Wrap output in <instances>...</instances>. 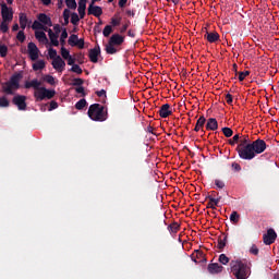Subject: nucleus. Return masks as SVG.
<instances>
[{"mask_svg":"<svg viewBox=\"0 0 279 279\" xmlns=\"http://www.w3.org/2000/svg\"><path fill=\"white\" fill-rule=\"evenodd\" d=\"M230 272L235 279H247L252 276V268L243 260L232 259L230 262Z\"/></svg>","mask_w":279,"mask_h":279,"instance_id":"obj_1","label":"nucleus"},{"mask_svg":"<svg viewBox=\"0 0 279 279\" xmlns=\"http://www.w3.org/2000/svg\"><path fill=\"white\" fill-rule=\"evenodd\" d=\"M125 43V37L120 34H113L108 44L105 47L106 53L109 56H114V53H119V49L117 47H121V44Z\"/></svg>","mask_w":279,"mask_h":279,"instance_id":"obj_2","label":"nucleus"},{"mask_svg":"<svg viewBox=\"0 0 279 279\" xmlns=\"http://www.w3.org/2000/svg\"><path fill=\"white\" fill-rule=\"evenodd\" d=\"M104 106L99 104H94L89 106L87 114L92 121H106L108 119V111H104Z\"/></svg>","mask_w":279,"mask_h":279,"instance_id":"obj_3","label":"nucleus"},{"mask_svg":"<svg viewBox=\"0 0 279 279\" xmlns=\"http://www.w3.org/2000/svg\"><path fill=\"white\" fill-rule=\"evenodd\" d=\"M236 151L242 160H254V158H256V153L254 151V146H252V144L236 147Z\"/></svg>","mask_w":279,"mask_h":279,"instance_id":"obj_4","label":"nucleus"},{"mask_svg":"<svg viewBox=\"0 0 279 279\" xmlns=\"http://www.w3.org/2000/svg\"><path fill=\"white\" fill-rule=\"evenodd\" d=\"M251 145L253 146V150L256 156H258V154H263L265 149H267V143L260 138L251 142Z\"/></svg>","mask_w":279,"mask_h":279,"instance_id":"obj_5","label":"nucleus"},{"mask_svg":"<svg viewBox=\"0 0 279 279\" xmlns=\"http://www.w3.org/2000/svg\"><path fill=\"white\" fill-rule=\"evenodd\" d=\"M1 16L2 21L8 22H12V19H14V11L5 2L1 3Z\"/></svg>","mask_w":279,"mask_h":279,"instance_id":"obj_6","label":"nucleus"},{"mask_svg":"<svg viewBox=\"0 0 279 279\" xmlns=\"http://www.w3.org/2000/svg\"><path fill=\"white\" fill-rule=\"evenodd\" d=\"M27 97L23 95H16L12 99V104L17 107L19 110L27 109Z\"/></svg>","mask_w":279,"mask_h":279,"instance_id":"obj_7","label":"nucleus"},{"mask_svg":"<svg viewBox=\"0 0 279 279\" xmlns=\"http://www.w3.org/2000/svg\"><path fill=\"white\" fill-rule=\"evenodd\" d=\"M276 239H278V234L272 228L268 229L267 233L263 235V241L265 245H271L276 243Z\"/></svg>","mask_w":279,"mask_h":279,"instance_id":"obj_8","label":"nucleus"},{"mask_svg":"<svg viewBox=\"0 0 279 279\" xmlns=\"http://www.w3.org/2000/svg\"><path fill=\"white\" fill-rule=\"evenodd\" d=\"M191 258L194 263L197 264H203L206 265L207 259H206V254L202 250H196L194 253L191 255Z\"/></svg>","mask_w":279,"mask_h":279,"instance_id":"obj_9","label":"nucleus"},{"mask_svg":"<svg viewBox=\"0 0 279 279\" xmlns=\"http://www.w3.org/2000/svg\"><path fill=\"white\" fill-rule=\"evenodd\" d=\"M27 49H28V54L31 60L33 62H36V60H38V53H40V50H38V46H36V44L31 41L27 45Z\"/></svg>","mask_w":279,"mask_h":279,"instance_id":"obj_10","label":"nucleus"},{"mask_svg":"<svg viewBox=\"0 0 279 279\" xmlns=\"http://www.w3.org/2000/svg\"><path fill=\"white\" fill-rule=\"evenodd\" d=\"M99 56H101V47H99V45L89 50L88 58L94 64L99 62Z\"/></svg>","mask_w":279,"mask_h":279,"instance_id":"obj_11","label":"nucleus"},{"mask_svg":"<svg viewBox=\"0 0 279 279\" xmlns=\"http://www.w3.org/2000/svg\"><path fill=\"white\" fill-rule=\"evenodd\" d=\"M87 14L88 16L93 15V16H96V19H99V16L104 14V10L101 9V7L90 3L87 9Z\"/></svg>","mask_w":279,"mask_h":279,"instance_id":"obj_12","label":"nucleus"},{"mask_svg":"<svg viewBox=\"0 0 279 279\" xmlns=\"http://www.w3.org/2000/svg\"><path fill=\"white\" fill-rule=\"evenodd\" d=\"M51 64L52 68L59 73H62V71H64V66H66V62L62 60V57H57L53 59Z\"/></svg>","mask_w":279,"mask_h":279,"instance_id":"obj_13","label":"nucleus"},{"mask_svg":"<svg viewBox=\"0 0 279 279\" xmlns=\"http://www.w3.org/2000/svg\"><path fill=\"white\" fill-rule=\"evenodd\" d=\"M37 21H40L41 25L45 27H53V22H51V17L46 13H39L37 15Z\"/></svg>","mask_w":279,"mask_h":279,"instance_id":"obj_14","label":"nucleus"},{"mask_svg":"<svg viewBox=\"0 0 279 279\" xmlns=\"http://www.w3.org/2000/svg\"><path fill=\"white\" fill-rule=\"evenodd\" d=\"M23 80V74L16 73L13 74L9 81L10 85L14 87V90H19L21 88L20 82Z\"/></svg>","mask_w":279,"mask_h":279,"instance_id":"obj_15","label":"nucleus"},{"mask_svg":"<svg viewBox=\"0 0 279 279\" xmlns=\"http://www.w3.org/2000/svg\"><path fill=\"white\" fill-rule=\"evenodd\" d=\"M169 108H171L169 104H165L160 107L159 117H161V119H167V117H171V114H173V111L169 110Z\"/></svg>","mask_w":279,"mask_h":279,"instance_id":"obj_16","label":"nucleus"},{"mask_svg":"<svg viewBox=\"0 0 279 279\" xmlns=\"http://www.w3.org/2000/svg\"><path fill=\"white\" fill-rule=\"evenodd\" d=\"M206 125V118L204 116H201L195 124L194 132H203V134H206V131H204V126Z\"/></svg>","mask_w":279,"mask_h":279,"instance_id":"obj_17","label":"nucleus"},{"mask_svg":"<svg viewBox=\"0 0 279 279\" xmlns=\"http://www.w3.org/2000/svg\"><path fill=\"white\" fill-rule=\"evenodd\" d=\"M205 128L207 131L215 132V130L219 129V123L217 122V119L209 118L205 124Z\"/></svg>","mask_w":279,"mask_h":279,"instance_id":"obj_18","label":"nucleus"},{"mask_svg":"<svg viewBox=\"0 0 279 279\" xmlns=\"http://www.w3.org/2000/svg\"><path fill=\"white\" fill-rule=\"evenodd\" d=\"M46 32L48 33L51 45L53 47H59L60 46V41H58L59 35L53 33V31L51 28H48V31H46Z\"/></svg>","mask_w":279,"mask_h":279,"instance_id":"obj_19","label":"nucleus"},{"mask_svg":"<svg viewBox=\"0 0 279 279\" xmlns=\"http://www.w3.org/2000/svg\"><path fill=\"white\" fill-rule=\"evenodd\" d=\"M207 269L213 275L221 274V271H223V266L219 265L218 263H213L208 265Z\"/></svg>","mask_w":279,"mask_h":279,"instance_id":"obj_20","label":"nucleus"},{"mask_svg":"<svg viewBox=\"0 0 279 279\" xmlns=\"http://www.w3.org/2000/svg\"><path fill=\"white\" fill-rule=\"evenodd\" d=\"M204 38L209 43H217L219 40V33L217 32H206Z\"/></svg>","mask_w":279,"mask_h":279,"instance_id":"obj_21","label":"nucleus"},{"mask_svg":"<svg viewBox=\"0 0 279 279\" xmlns=\"http://www.w3.org/2000/svg\"><path fill=\"white\" fill-rule=\"evenodd\" d=\"M19 21H20V27L22 31H25L27 27V24L29 23V20L27 19V14L25 13H20L19 14Z\"/></svg>","mask_w":279,"mask_h":279,"instance_id":"obj_22","label":"nucleus"},{"mask_svg":"<svg viewBox=\"0 0 279 279\" xmlns=\"http://www.w3.org/2000/svg\"><path fill=\"white\" fill-rule=\"evenodd\" d=\"M206 199H209V203L207 204V208H211L213 210H215V206H219V202H221V196H219L218 198H215L213 196H207Z\"/></svg>","mask_w":279,"mask_h":279,"instance_id":"obj_23","label":"nucleus"},{"mask_svg":"<svg viewBox=\"0 0 279 279\" xmlns=\"http://www.w3.org/2000/svg\"><path fill=\"white\" fill-rule=\"evenodd\" d=\"M2 90L5 95H14V85H11L10 81L2 83Z\"/></svg>","mask_w":279,"mask_h":279,"instance_id":"obj_24","label":"nucleus"},{"mask_svg":"<svg viewBox=\"0 0 279 279\" xmlns=\"http://www.w3.org/2000/svg\"><path fill=\"white\" fill-rule=\"evenodd\" d=\"M35 38L39 43H49V39L47 38V34H45V32H43V31H36L35 32Z\"/></svg>","mask_w":279,"mask_h":279,"instance_id":"obj_25","label":"nucleus"},{"mask_svg":"<svg viewBox=\"0 0 279 279\" xmlns=\"http://www.w3.org/2000/svg\"><path fill=\"white\" fill-rule=\"evenodd\" d=\"M40 85H41L40 81L35 78L31 82H26L24 86L25 88H34L35 90H38V88H40Z\"/></svg>","mask_w":279,"mask_h":279,"instance_id":"obj_26","label":"nucleus"},{"mask_svg":"<svg viewBox=\"0 0 279 279\" xmlns=\"http://www.w3.org/2000/svg\"><path fill=\"white\" fill-rule=\"evenodd\" d=\"M245 145H252V140H250V135H241L240 144L238 147H245Z\"/></svg>","mask_w":279,"mask_h":279,"instance_id":"obj_27","label":"nucleus"},{"mask_svg":"<svg viewBox=\"0 0 279 279\" xmlns=\"http://www.w3.org/2000/svg\"><path fill=\"white\" fill-rule=\"evenodd\" d=\"M41 90H44L45 99H53L56 97V92L53 89H48L47 87H41Z\"/></svg>","mask_w":279,"mask_h":279,"instance_id":"obj_28","label":"nucleus"},{"mask_svg":"<svg viewBox=\"0 0 279 279\" xmlns=\"http://www.w3.org/2000/svg\"><path fill=\"white\" fill-rule=\"evenodd\" d=\"M34 97L35 101H45V90H43V87L35 90Z\"/></svg>","mask_w":279,"mask_h":279,"instance_id":"obj_29","label":"nucleus"},{"mask_svg":"<svg viewBox=\"0 0 279 279\" xmlns=\"http://www.w3.org/2000/svg\"><path fill=\"white\" fill-rule=\"evenodd\" d=\"M226 243H228V235L223 233L218 238V250H223V247H226Z\"/></svg>","mask_w":279,"mask_h":279,"instance_id":"obj_30","label":"nucleus"},{"mask_svg":"<svg viewBox=\"0 0 279 279\" xmlns=\"http://www.w3.org/2000/svg\"><path fill=\"white\" fill-rule=\"evenodd\" d=\"M32 29H41L43 32H48L49 27L44 26L38 20H35L32 25Z\"/></svg>","mask_w":279,"mask_h":279,"instance_id":"obj_31","label":"nucleus"},{"mask_svg":"<svg viewBox=\"0 0 279 279\" xmlns=\"http://www.w3.org/2000/svg\"><path fill=\"white\" fill-rule=\"evenodd\" d=\"M168 231L171 233V234H178V232H180V223L178 222H172L168 226Z\"/></svg>","mask_w":279,"mask_h":279,"instance_id":"obj_32","label":"nucleus"},{"mask_svg":"<svg viewBox=\"0 0 279 279\" xmlns=\"http://www.w3.org/2000/svg\"><path fill=\"white\" fill-rule=\"evenodd\" d=\"M45 66H46L45 60H38L37 62L33 63V71H43Z\"/></svg>","mask_w":279,"mask_h":279,"instance_id":"obj_33","label":"nucleus"},{"mask_svg":"<svg viewBox=\"0 0 279 279\" xmlns=\"http://www.w3.org/2000/svg\"><path fill=\"white\" fill-rule=\"evenodd\" d=\"M240 219H241V215H239V213H236V211L231 213V215H230V222L231 223L236 225V223H239Z\"/></svg>","mask_w":279,"mask_h":279,"instance_id":"obj_34","label":"nucleus"},{"mask_svg":"<svg viewBox=\"0 0 279 279\" xmlns=\"http://www.w3.org/2000/svg\"><path fill=\"white\" fill-rule=\"evenodd\" d=\"M121 21H122V19H121V16H119V15H114L112 19H111V27H119V25H121Z\"/></svg>","mask_w":279,"mask_h":279,"instance_id":"obj_35","label":"nucleus"},{"mask_svg":"<svg viewBox=\"0 0 279 279\" xmlns=\"http://www.w3.org/2000/svg\"><path fill=\"white\" fill-rule=\"evenodd\" d=\"M77 12L80 14V19H84L86 16V4L78 3Z\"/></svg>","mask_w":279,"mask_h":279,"instance_id":"obj_36","label":"nucleus"},{"mask_svg":"<svg viewBox=\"0 0 279 279\" xmlns=\"http://www.w3.org/2000/svg\"><path fill=\"white\" fill-rule=\"evenodd\" d=\"M112 32H114V29L112 28V25H106L102 31V36H105V38H109Z\"/></svg>","mask_w":279,"mask_h":279,"instance_id":"obj_37","label":"nucleus"},{"mask_svg":"<svg viewBox=\"0 0 279 279\" xmlns=\"http://www.w3.org/2000/svg\"><path fill=\"white\" fill-rule=\"evenodd\" d=\"M86 106H88V102H86V99H81L75 104V108L76 110H84V108H86Z\"/></svg>","mask_w":279,"mask_h":279,"instance_id":"obj_38","label":"nucleus"},{"mask_svg":"<svg viewBox=\"0 0 279 279\" xmlns=\"http://www.w3.org/2000/svg\"><path fill=\"white\" fill-rule=\"evenodd\" d=\"M8 21L2 20V22L0 23V32H2V34H8V32L10 31V26H8Z\"/></svg>","mask_w":279,"mask_h":279,"instance_id":"obj_39","label":"nucleus"},{"mask_svg":"<svg viewBox=\"0 0 279 279\" xmlns=\"http://www.w3.org/2000/svg\"><path fill=\"white\" fill-rule=\"evenodd\" d=\"M80 38L77 37V35L75 34H72L70 37H69V40H68V45H70V47H75V43H77Z\"/></svg>","mask_w":279,"mask_h":279,"instance_id":"obj_40","label":"nucleus"},{"mask_svg":"<svg viewBox=\"0 0 279 279\" xmlns=\"http://www.w3.org/2000/svg\"><path fill=\"white\" fill-rule=\"evenodd\" d=\"M10 100L5 96L0 97V108H9Z\"/></svg>","mask_w":279,"mask_h":279,"instance_id":"obj_41","label":"nucleus"},{"mask_svg":"<svg viewBox=\"0 0 279 279\" xmlns=\"http://www.w3.org/2000/svg\"><path fill=\"white\" fill-rule=\"evenodd\" d=\"M65 5L70 10H76L77 9V2L75 0H65Z\"/></svg>","mask_w":279,"mask_h":279,"instance_id":"obj_42","label":"nucleus"},{"mask_svg":"<svg viewBox=\"0 0 279 279\" xmlns=\"http://www.w3.org/2000/svg\"><path fill=\"white\" fill-rule=\"evenodd\" d=\"M222 133L225 134L226 138H230L232 134H234V131L228 126H225L222 128Z\"/></svg>","mask_w":279,"mask_h":279,"instance_id":"obj_43","label":"nucleus"},{"mask_svg":"<svg viewBox=\"0 0 279 279\" xmlns=\"http://www.w3.org/2000/svg\"><path fill=\"white\" fill-rule=\"evenodd\" d=\"M72 73H76L77 75H82L83 70L78 64H73L72 68L70 69Z\"/></svg>","mask_w":279,"mask_h":279,"instance_id":"obj_44","label":"nucleus"},{"mask_svg":"<svg viewBox=\"0 0 279 279\" xmlns=\"http://www.w3.org/2000/svg\"><path fill=\"white\" fill-rule=\"evenodd\" d=\"M44 82H47V84L53 86V84H56V78L52 75L47 74L44 76Z\"/></svg>","mask_w":279,"mask_h":279,"instance_id":"obj_45","label":"nucleus"},{"mask_svg":"<svg viewBox=\"0 0 279 279\" xmlns=\"http://www.w3.org/2000/svg\"><path fill=\"white\" fill-rule=\"evenodd\" d=\"M48 56H49L50 60H56V58H60V56H58V51L53 48H50L48 50Z\"/></svg>","mask_w":279,"mask_h":279,"instance_id":"obj_46","label":"nucleus"},{"mask_svg":"<svg viewBox=\"0 0 279 279\" xmlns=\"http://www.w3.org/2000/svg\"><path fill=\"white\" fill-rule=\"evenodd\" d=\"M218 260L221 263V265H228V263H230V258L226 256V254H220Z\"/></svg>","mask_w":279,"mask_h":279,"instance_id":"obj_47","label":"nucleus"},{"mask_svg":"<svg viewBox=\"0 0 279 279\" xmlns=\"http://www.w3.org/2000/svg\"><path fill=\"white\" fill-rule=\"evenodd\" d=\"M69 38V33L66 32V28H64L61 33L60 43L61 45L65 44V40Z\"/></svg>","mask_w":279,"mask_h":279,"instance_id":"obj_48","label":"nucleus"},{"mask_svg":"<svg viewBox=\"0 0 279 279\" xmlns=\"http://www.w3.org/2000/svg\"><path fill=\"white\" fill-rule=\"evenodd\" d=\"M80 15L77 13H72L71 14V23L72 25H77L80 23Z\"/></svg>","mask_w":279,"mask_h":279,"instance_id":"obj_49","label":"nucleus"},{"mask_svg":"<svg viewBox=\"0 0 279 279\" xmlns=\"http://www.w3.org/2000/svg\"><path fill=\"white\" fill-rule=\"evenodd\" d=\"M240 138H241V135L240 134H235L232 140H229V145H236V143H240Z\"/></svg>","mask_w":279,"mask_h":279,"instance_id":"obj_50","label":"nucleus"},{"mask_svg":"<svg viewBox=\"0 0 279 279\" xmlns=\"http://www.w3.org/2000/svg\"><path fill=\"white\" fill-rule=\"evenodd\" d=\"M5 56H8V46L0 45V57L5 58Z\"/></svg>","mask_w":279,"mask_h":279,"instance_id":"obj_51","label":"nucleus"},{"mask_svg":"<svg viewBox=\"0 0 279 279\" xmlns=\"http://www.w3.org/2000/svg\"><path fill=\"white\" fill-rule=\"evenodd\" d=\"M61 56L63 58V60H66L68 58L71 57V52H69V50L64 47L61 48Z\"/></svg>","mask_w":279,"mask_h":279,"instance_id":"obj_52","label":"nucleus"},{"mask_svg":"<svg viewBox=\"0 0 279 279\" xmlns=\"http://www.w3.org/2000/svg\"><path fill=\"white\" fill-rule=\"evenodd\" d=\"M16 39H17L20 43H25V32H24L23 29L17 33Z\"/></svg>","mask_w":279,"mask_h":279,"instance_id":"obj_53","label":"nucleus"},{"mask_svg":"<svg viewBox=\"0 0 279 279\" xmlns=\"http://www.w3.org/2000/svg\"><path fill=\"white\" fill-rule=\"evenodd\" d=\"M250 75V71L239 72V82H243Z\"/></svg>","mask_w":279,"mask_h":279,"instance_id":"obj_54","label":"nucleus"},{"mask_svg":"<svg viewBox=\"0 0 279 279\" xmlns=\"http://www.w3.org/2000/svg\"><path fill=\"white\" fill-rule=\"evenodd\" d=\"M214 182H215V186H217V189H225L226 187V182H223L219 179H216Z\"/></svg>","mask_w":279,"mask_h":279,"instance_id":"obj_55","label":"nucleus"},{"mask_svg":"<svg viewBox=\"0 0 279 279\" xmlns=\"http://www.w3.org/2000/svg\"><path fill=\"white\" fill-rule=\"evenodd\" d=\"M84 84L83 78H74L73 83L71 84L72 86H82Z\"/></svg>","mask_w":279,"mask_h":279,"instance_id":"obj_56","label":"nucleus"},{"mask_svg":"<svg viewBox=\"0 0 279 279\" xmlns=\"http://www.w3.org/2000/svg\"><path fill=\"white\" fill-rule=\"evenodd\" d=\"M75 93H77L78 95H82V97H86V92L84 90L83 86L76 87Z\"/></svg>","mask_w":279,"mask_h":279,"instance_id":"obj_57","label":"nucleus"},{"mask_svg":"<svg viewBox=\"0 0 279 279\" xmlns=\"http://www.w3.org/2000/svg\"><path fill=\"white\" fill-rule=\"evenodd\" d=\"M251 254H253L254 256H258V246H256V244H253L251 250H250Z\"/></svg>","mask_w":279,"mask_h":279,"instance_id":"obj_58","label":"nucleus"},{"mask_svg":"<svg viewBox=\"0 0 279 279\" xmlns=\"http://www.w3.org/2000/svg\"><path fill=\"white\" fill-rule=\"evenodd\" d=\"M58 108V102L56 100H51L50 101V107H49V112H51V110H57Z\"/></svg>","mask_w":279,"mask_h":279,"instance_id":"obj_59","label":"nucleus"},{"mask_svg":"<svg viewBox=\"0 0 279 279\" xmlns=\"http://www.w3.org/2000/svg\"><path fill=\"white\" fill-rule=\"evenodd\" d=\"M75 47H78V49H84V39H77L75 43Z\"/></svg>","mask_w":279,"mask_h":279,"instance_id":"obj_60","label":"nucleus"},{"mask_svg":"<svg viewBox=\"0 0 279 279\" xmlns=\"http://www.w3.org/2000/svg\"><path fill=\"white\" fill-rule=\"evenodd\" d=\"M226 101L229 106H232L233 97L232 94H227L226 95Z\"/></svg>","mask_w":279,"mask_h":279,"instance_id":"obj_61","label":"nucleus"},{"mask_svg":"<svg viewBox=\"0 0 279 279\" xmlns=\"http://www.w3.org/2000/svg\"><path fill=\"white\" fill-rule=\"evenodd\" d=\"M63 19H71V11L69 9H64L63 11Z\"/></svg>","mask_w":279,"mask_h":279,"instance_id":"obj_62","label":"nucleus"},{"mask_svg":"<svg viewBox=\"0 0 279 279\" xmlns=\"http://www.w3.org/2000/svg\"><path fill=\"white\" fill-rule=\"evenodd\" d=\"M65 60H68L69 66H73V64H75V58H73V57H71V56H70V58H68V59H65Z\"/></svg>","mask_w":279,"mask_h":279,"instance_id":"obj_63","label":"nucleus"},{"mask_svg":"<svg viewBox=\"0 0 279 279\" xmlns=\"http://www.w3.org/2000/svg\"><path fill=\"white\" fill-rule=\"evenodd\" d=\"M232 169H234V171H241V165L236 163V162H233L231 165Z\"/></svg>","mask_w":279,"mask_h":279,"instance_id":"obj_64","label":"nucleus"}]
</instances>
